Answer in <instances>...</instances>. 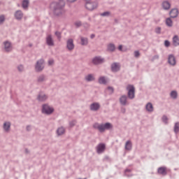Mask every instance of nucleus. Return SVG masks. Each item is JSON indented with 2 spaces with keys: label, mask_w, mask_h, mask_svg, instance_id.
<instances>
[{
  "label": "nucleus",
  "mask_w": 179,
  "mask_h": 179,
  "mask_svg": "<svg viewBox=\"0 0 179 179\" xmlns=\"http://www.w3.org/2000/svg\"><path fill=\"white\" fill-rule=\"evenodd\" d=\"M64 6H65V3L64 2V1L62 0L59 2L51 3L50 9L53 10L55 15H56L57 16H59L65 12L63 8Z\"/></svg>",
  "instance_id": "nucleus-1"
},
{
  "label": "nucleus",
  "mask_w": 179,
  "mask_h": 179,
  "mask_svg": "<svg viewBox=\"0 0 179 179\" xmlns=\"http://www.w3.org/2000/svg\"><path fill=\"white\" fill-rule=\"evenodd\" d=\"M94 128H96L100 132H104L106 129H111V128H113V126L110 123H106L105 124H99L98 123H95L94 124Z\"/></svg>",
  "instance_id": "nucleus-2"
},
{
  "label": "nucleus",
  "mask_w": 179,
  "mask_h": 179,
  "mask_svg": "<svg viewBox=\"0 0 179 179\" xmlns=\"http://www.w3.org/2000/svg\"><path fill=\"white\" fill-rule=\"evenodd\" d=\"M97 1L96 0L86 1L85 8L88 10H94V9L97 8Z\"/></svg>",
  "instance_id": "nucleus-3"
},
{
  "label": "nucleus",
  "mask_w": 179,
  "mask_h": 179,
  "mask_svg": "<svg viewBox=\"0 0 179 179\" xmlns=\"http://www.w3.org/2000/svg\"><path fill=\"white\" fill-rule=\"evenodd\" d=\"M127 89L128 90L129 99H134L135 97V87L134 85H128Z\"/></svg>",
  "instance_id": "nucleus-4"
},
{
  "label": "nucleus",
  "mask_w": 179,
  "mask_h": 179,
  "mask_svg": "<svg viewBox=\"0 0 179 179\" xmlns=\"http://www.w3.org/2000/svg\"><path fill=\"white\" fill-rule=\"evenodd\" d=\"M35 69L37 72H40L42 69H44V60L41 59L38 61L35 66Z\"/></svg>",
  "instance_id": "nucleus-5"
},
{
  "label": "nucleus",
  "mask_w": 179,
  "mask_h": 179,
  "mask_svg": "<svg viewBox=\"0 0 179 179\" xmlns=\"http://www.w3.org/2000/svg\"><path fill=\"white\" fill-rule=\"evenodd\" d=\"M53 111L54 108L50 107L48 105H43L42 113H44L45 114H51Z\"/></svg>",
  "instance_id": "nucleus-6"
},
{
  "label": "nucleus",
  "mask_w": 179,
  "mask_h": 179,
  "mask_svg": "<svg viewBox=\"0 0 179 179\" xmlns=\"http://www.w3.org/2000/svg\"><path fill=\"white\" fill-rule=\"evenodd\" d=\"M67 49L69 50V51H72L73 48H75V45H73V40L69 39L67 41V45H66Z\"/></svg>",
  "instance_id": "nucleus-7"
},
{
  "label": "nucleus",
  "mask_w": 179,
  "mask_h": 179,
  "mask_svg": "<svg viewBox=\"0 0 179 179\" xmlns=\"http://www.w3.org/2000/svg\"><path fill=\"white\" fill-rule=\"evenodd\" d=\"M92 62L93 64H94L95 65H97L99 64H103V62H104V59L100 57H94L93 59H92Z\"/></svg>",
  "instance_id": "nucleus-8"
},
{
  "label": "nucleus",
  "mask_w": 179,
  "mask_h": 179,
  "mask_svg": "<svg viewBox=\"0 0 179 179\" xmlns=\"http://www.w3.org/2000/svg\"><path fill=\"white\" fill-rule=\"evenodd\" d=\"M106 150V145L101 143L98 145L96 147L97 153H103V152Z\"/></svg>",
  "instance_id": "nucleus-9"
},
{
  "label": "nucleus",
  "mask_w": 179,
  "mask_h": 179,
  "mask_svg": "<svg viewBox=\"0 0 179 179\" xmlns=\"http://www.w3.org/2000/svg\"><path fill=\"white\" fill-rule=\"evenodd\" d=\"M158 174H162V176H166L167 174V168L162 166L159 167L157 170Z\"/></svg>",
  "instance_id": "nucleus-10"
},
{
  "label": "nucleus",
  "mask_w": 179,
  "mask_h": 179,
  "mask_svg": "<svg viewBox=\"0 0 179 179\" xmlns=\"http://www.w3.org/2000/svg\"><path fill=\"white\" fill-rule=\"evenodd\" d=\"M99 108H100V104L97 103H94L90 106V110H92V111H97Z\"/></svg>",
  "instance_id": "nucleus-11"
},
{
  "label": "nucleus",
  "mask_w": 179,
  "mask_h": 179,
  "mask_svg": "<svg viewBox=\"0 0 179 179\" xmlns=\"http://www.w3.org/2000/svg\"><path fill=\"white\" fill-rule=\"evenodd\" d=\"M46 43L48 45H54V41L52 40V37L51 35H48L46 37Z\"/></svg>",
  "instance_id": "nucleus-12"
},
{
  "label": "nucleus",
  "mask_w": 179,
  "mask_h": 179,
  "mask_svg": "<svg viewBox=\"0 0 179 179\" xmlns=\"http://www.w3.org/2000/svg\"><path fill=\"white\" fill-rule=\"evenodd\" d=\"M168 62L170 64V65L174 66L176 64V57H174L172 55H169Z\"/></svg>",
  "instance_id": "nucleus-13"
},
{
  "label": "nucleus",
  "mask_w": 179,
  "mask_h": 179,
  "mask_svg": "<svg viewBox=\"0 0 179 179\" xmlns=\"http://www.w3.org/2000/svg\"><path fill=\"white\" fill-rule=\"evenodd\" d=\"M170 16L171 17H177L178 16V10L176 8L172 9L170 12Z\"/></svg>",
  "instance_id": "nucleus-14"
},
{
  "label": "nucleus",
  "mask_w": 179,
  "mask_h": 179,
  "mask_svg": "<svg viewBox=\"0 0 179 179\" xmlns=\"http://www.w3.org/2000/svg\"><path fill=\"white\" fill-rule=\"evenodd\" d=\"M4 47L6 51L7 52L10 51L12 50V45L8 41L4 43Z\"/></svg>",
  "instance_id": "nucleus-15"
},
{
  "label": "nucleus",
  "mask_w": 179,
  "mask_h": 179,
  "mask_svg": "<svg viewBox=\"0 0 179 179\" xmlns=\"http://www.w3.org/2000/svg\"><path fill=\"white\" fill-rule=\"evenodd\" d=\"M112 71L113 72H117V71H120V64L117 63H114L112 64Z\"/></svg>",
  "instance_id": "nucleus-16"
},
{
  "label": "nucleus",
  "mask_w": 179,
  "mask_h": 179,
  "mask_svg": "<svg viewBox=\"0 0 179 179\" xmlns=\"http://www.w3.org/2000/svg\"><path fill=\"white\" fill-rule=\"evenodd\" d=\"M171 6V5L170 4V3H169V1H164L162 3V8H164L166 10L170 9Z\"/></svg>",
  "instance_id": "nucleus-17"
},
{
  "label": "nucleus",
  "mask_w": 179,
  "mask_h": 179,
  "mask_svg": "<svg viewBox=\"0 0 179 179\" xmlns=\"http://www.w3.org/2000/svg\"><path fill=\"white\" fill-rule=\"evenodd\" d=\"M15 16L16 19L20 20L22 19V17H23V13H22V11L18 10L15 13Z\"/></svg>",
  "instance_id": "nucleus-18"
},
{
  "label": "nucleus",
  "mask_w": 179,
  "mask_h": 179,
  "mask_svg": "<svg viewBox=\"0 0 179 179\" xmlns=\"http://www.w3.org/2000/svg\"><path fill=\"white\" fill-rule=\"evenodd\" d=\"M173 43L175 46L179 45V38L178 36H175L173 38Z\"/></svg>",
  "instance_id": "nucleus-19"
},
{
  "label": "nucleus",
  "mask_w": 179,
  "mask_h": 179,
  "mask_svg": "<svg viewBox=\"0 0 179 179\" xmlns=\"http://www.w3.org/2000/svg\"><path fill=\"white\" fill-rule=\"evenodd\" d=\"M132 149V143L131 141H127L125 145V150H131Z\"/></svg>",
  "instance_id": "nucleus-20"
},
{
  "label": "nucleus",
  "mask_w": 179,
  "mask_h": 179,
  "mask_svg": "<svg viewBox=\"0 0 179 179\" xmlns=\"http://www.w3.org/2000/svg\"><path fill=\"white\" fill-rule=\"evenodd\" d=\"M80 40L81 45H87V43H89V41H87V38L80 37Z\"/></svg>",
  "instance_id": "nucleus-21"
},
{
  "label": "nucleus",
  "mask_w": 179,
  "mask_h": 179,
  "mask_svg": "<svg viewBox=\"0 0 179 179\" xmlns=\"http://www.w3.org/2000/svg\"><path fill=\"white\" fill-rule=\"evenodd\" d=\"M120 101L121 104H122L123 106H125V104H127V96H121Z\"/></svg>",
  "instance_id": "nucleus-22"
},
{
  "label": "nucleus",
  "mask_w": 179,
  "mask_h": 179,
  "mask_svg": "<svg viewBox=\"0 0 179 179\" xmlns=\"http://www.w3.org/2000/svg\"><path fill=\"white\" fill-rule=\"evenodd\" d=\"M38 99L39 101H44V100H47V96L45 94H40Z\"/></svg>",
  "instance_id": "nucleus-23"
},
{
  "label": "nucleus",
  "mask_w": 179,
  "mask_h": 179,
  "mask_svg": "<svg viewBox=\"0 0 179 179\" xmlns=\"http://www.w3.org/2000/svg\"><path fill=\"white\" fill-rule=\"evenodd\" d=\"M99 83L102 85H106L107 83V80H106V78L101 77L99 78Z\"/></svg>",
  "instance_id": "nucleus-24"
},
{
  "label": "nucleus",
  "mask_w": 179,
  "mask_h": 179,
  "mask_svg": "<svg viewBox=\"0 0 179 179\" xmlns=\"http://www.w3.org/2000/svg\"><path fill=\"white\" fill-rule=\"evenodd\" d=\"M86 80L88 82H92V80H94V76L93 75L90 74L87 77H85Z\"/></svg>",
  "instance_id": "nucleus-25"
},
{
  "label": "nucleus",
  "mask_w": 179,
  "mask_h": 179,
  "mask_svg": "<svg viewBox=\"0 0 179 179\" xmlns=\"http://www.w3.org/2000/svg\"><path fill=\"white\" fill-rule=\"evenodd\" d=\"M146 110L147 111H153V105H152L150 103H148L146 105Z\"/></svg>",
  "instance_id": "nucleus-26"
},
{
  "label": "nucleus",
  "mask_w": 179,
  "mask_h": 179,
  "mask_svg": "<svg viewBox=\"0 0 179 179\" xmlns=\"http://www.w3.org/2000/svg\"><path fill=\"white\" fill-rule=\"evenodd\" d=\"M64 134H65V129H64V127H60L57 129L58 135H62Z\"/></svg>",
  "instance_id": "nucleus-27"
},
{
  "label": "nucleus",
  "mask_w": 179,
  "mask_h": 179,
  "mask_svg": "<svg viewBox=\"0 0 179 179\" xmlns=\"http://www.w3.org/2000/svg\"><path fill=\"white\" fill-rule=\"evenodd\" d=\"M28 6H29V1L27 0H24L22 1V8L24 9H27Z\"/></svg>",
  "instance_id": "nucleus-28"
},
{
  "label": "nucleus",
  "mask_w": 179,
  "mask_h": 179,
  "mask_svg": "<svg viewBox=\"0 0 179 179\" xmlns=\"http://www.w3.org/2000/svg\"><path fill=\"white\" fill-rule=\"evenodd\" d=\"M3 128L6 131H9V128H10V123L5 122L3 124Z\"/></svg>",
  "instance_id": "nucleus-29"
},
{
  "label": "nucleus",
  "mask_w": 179,
  "mask_h": 179,
  "mask_svg": "<svg viewBox=\"0 0 179 179\" xmlns=\"http://www.w3.org/2000/svg\"><path fill=\"white\" fill-rule=\"evenodd\" d=\"M166 24H167V26L171 27L173 26V21H171V19L167 18L166 20Z\"/></svg>",
  "instance_id": "nucleus-30"
},
{
  "label": "nucleus",
  "mask_w": 179,
  "mask_h": 179,
  "mask_svg": "<svg viewBox=\"0 0 179 179\" xmlns=\"http://www.w3.org/2000/svg\"><path fill=\"white\" fill-rule=\"evenodd\" d=\"M108 50L109 51H114V50H115V46L113 44H109L108 45Z\"/></svg>",
  "instance_id": "nucleus-31"
},
{
  "label": "nucleus",
  "mask_w": 179,
  "mask_h": 179,
  "mask_svg": "<svg viewBox=\"0 0 179 179\" xmlns=\"http://www.w3.org/2000/svg\"><path fill=\"white\" fill-rule=\"evenodd\" d=\"M171 96L172 97V99H177V92L172 91L171 92Z\"/></svg>",
  "instance_id": "nucleus-32"
},
{
  "label": "nucleus",
  "mask_w": 179,
  "mask_h": 179,
  "mask_svg": "<svg viewBox=\"0 0 179 179\" xmlns=\"http://www.w3.org/2000/svg\"><path fill=\"white\" fill-rule=\"evenodd\" d=\"M174 131L177 134L179 131V123H176L174 127Z\"/></svg>",
  "instance_id": "nucleus-33"
},
{
  "label": "nucleus",
  "mask_w": 179,
  "mask_h": 179,
  "mask_svg": "<svg viewBox=\"0 0 179 179\" xmlns=\"http://www.w3.org/2000/svg\"><path fill=\"white\" fill-rule=\"evenodd\" d=\"M4 20H5V17L3 15H1L0 16V24H1V23H3Z\"/></svg>",
  "instance_id": "nucleus-34"
},
{
  "label": "nucleus",
  "mask_w": 179,
  "mask_h": 179,
  "mask_svg": "<svg viewBox=\"0 0 179 179\" xmlns=\"http://www.w3.org/2000/svg\"><path fill=\"white\" fill-rule=\"evenodd\" d=\"M139 55H141V54L139 53V51L134 52V57H136V58L139 57Z\"/></svg>",
  "instance_id": "nucleus-35"
},
{
  "label": "nucleus",
  "mask_w": 179,
  "mask_h": 179,
  "mask_svg": "<svg viewBox=\"0 0 179 179\" xmlns=\"http://www.w3.org/2000/svg\"><path fill=\"white\" fill-rule=\"evenodd\" d=\"M55 35L59 38V40H61V33L57 31V32H55Z\"/></svg>",
  "instance_id": "nucleus-36"
},
{
  "label": "nucleus",
  "mask_w": 179,
  "mask_h": 179,
  "mask_svg": "<svg viewBox=\"0 0 179 179\" xmlns=\"http://www.w3.org/2000/svg\"><path fill=\"white\" fill-rule=\"evenodd\" d=\"M164 45H165V47H169L170 46V42L169 41H165Z\"/></svg>",
  "instance_id": "nucleus-37"
},
{
  "label": "nucleus",
  "mask_w": 179,
  "mask_h": 179,
  "mask_svg": "<svg viewBox=\"0 0 179 179\" xmlns=\"http://www.w3.org/2000/svg\"><path fill=\"white\" fill-rule=\"evenodd\" d=\"M101 15V16H109L110 12H105Z\"/></svg>",
  "instance_id": "nucleus-38"
},
{
  "label": "nucleus",
  "mask_w": 179,
  "mask_h": 179,
  "mask_svg": "<svg viewBox=\"0 0 179 179\" xmlns=\"http://www.w3.org/2000/svg\"><path fill=\"white\" fill-rule=\"evenodd\" d=\"M108 91L109 92V93H113V92H114V90L113 89V87H108Z\"/></svg>",
  "instance_id": "nucleus-39"
},
{
  "label": "nucleus",
  "mask_w": 179,
  "mask_h": 179,
  "mask_svg": "<svg viewBox=\"0 0 179 179\" xmlns=\"http://www.w3.org/2000/svg\"><path fill=\"white\" fill-rule=\"evenodd\" d=\"M54 64V60L53 59H50L48 61V65H52Z\"/></svg>",
  "instance_id": "nucleus-40"
},
{
  "label": "nucleus",
  "mask_w": 179,
  "mask_h": 179,
  "mask_svg": "<svg viewBox=\"0 0 179 179\" xmlns=\"http://www.w3.org/2000/svg\"><path fill=\"white\" fill-rule=\"evenodd\" d=\"M18 71H20V72H22V71H23V66H22V65L19 66Z\"/></svg>",
  "instance_id": "nucleus-41"
},
{
  "label": "nucleus",
  "mask_w": 179,
  "mask_h": 179,
  "mask_svg": "<svg viewBox=\"0 0 179 179\" xmlns=\"http://www.w3.org/2000/svg\"><path fill=\"white\" fill-rule=\"evenodd\" d=\"M161 30H162V29H160V27H158L155 29V31H156V33L159 34V33H160Z\"/></svg>",
  "instance_id": "nucleus-42"
},
{
  "label": "nucleus",
  "mask_w": 179,
  "mask_h": 179,
  "mask_svg": "<svg viewBox=\"0 0 179 179\" xmlns=\"http://www.w3.org/2000/svg\"><path fill=\"white\" fill-rule=\"evenodd\" d=\"M162 120L164 121V122H166V121H167V117L163 116Z\"/></svg>",
  "instance_id": "nucleus-43"
},
{
  "label": "nucleus",
  "mask_w": 179,
  "mask_h": 179,
  "mask_svg": "<svg viewBox=\"0 0 179 179\" xmlns=\"http://www.w3.org/2000/svg\"><path fill=\"white\" fill-rule=\"evenodd\" d=\"M118 50H119V51H122V45H120L119 47H118Z\"/></svg>",
  "instance_id": "nucleus-44"
},
{
  "label": "nucleus",
  "mask_w": 179,
  "mask_h": 179,
  "mask_svg": "<svg viewBox=\"0 0 179 179\" xmlns=\"http://www.w3.org/2000/svg\"><path fill=\"white\" fill-rule=\"evenodd\" d=\"M80 24H81L80 22H76V26H78V27L80 26Z\"/></svg>",
  "instance_id": "nucleus-45"
},
{
  "label": "nucleus",
  "mask_w": 179,
  "mask_h": 179,
  "mask_svg": "<svg viewBox=\"0 0 179 179\" xmlns=\"http://www.w3.org/2000/svg\"><path fill=\"white\" fill-rule=\"evenodd\" d=\"M68 1V2H75V1H76V0H67Z\"/></svg>",
  "instance_id": "nucleus-46"
},
{
  "label": "nucleus",
  "mask_w": 179,
  "mask_h": 179,
  "mask_svg": "<svg viewBox=\"0 0 179 179\" xmlns=\"http://www.w3.org/2000/svg\"><path fill=\"white\" fill-rule=\"evenodd\" d=\"M94 36H95L94 34H92L91 36H90V38H94Z\"/></svg>",
  "instance_id": "nucleus-47"
},
{
  "label": "nucleus",
  "mask_w": 179,
  "mask_h": 179,
  "mask_svg": "<svg viewBox=\"0 0 179 179\" xmlns=\"http://www.w3.org/2000/svg\"><path fill=\"white\" fill-rule=\"evenodd\" d=\"M29 128H30L29 126L27 127V131H29Z\"/></svg>",
  "instance_id": "nucleus-48"
},
{
  "label": "nucleus",
  "mask_w": 179,
  "mask_h": 179,
  "mask_svg": "<svg viewBox=\"0 0 179 179\" xmlns=\"http://www.w3.org/2000/svg\"><path fill=\"white\" fill-rule=\"evenodd\" d=\"M70 125L72 127V126H73V125H72V123H71Z\"/></svg>",
  "instance_id": "nucleus-49"
},
{
  "label": "nucleus",
  "mask_w": 179,
  "mask_h": 179,
  "mask_svg": "<svg viewBox=\"0 0 179 179\" xmlns=\"http://www.w3.org/2000/svg\"><path fill=\"white\" fill-rule=\"evenodd\" d=\"M38 80H39V81H41V80H40V79H39Z\"/></svg>",
  "instance_id": "nucleus-50"
},
{
  "label": "nucleus",
  "mask_w": 179,
  "mask_h": 179,
  "mask_svg": "<svg viewBox=\"0 0 179 179\" xmlns=\"http://www.w3.org/2000/svg\"><path fill=\"white\" fill-rule=\"evenodd\" d=\"M85 1H90V0H85Z\"/></svg>",
  "instance_id": "nucleus-51"
}]
</instances>
